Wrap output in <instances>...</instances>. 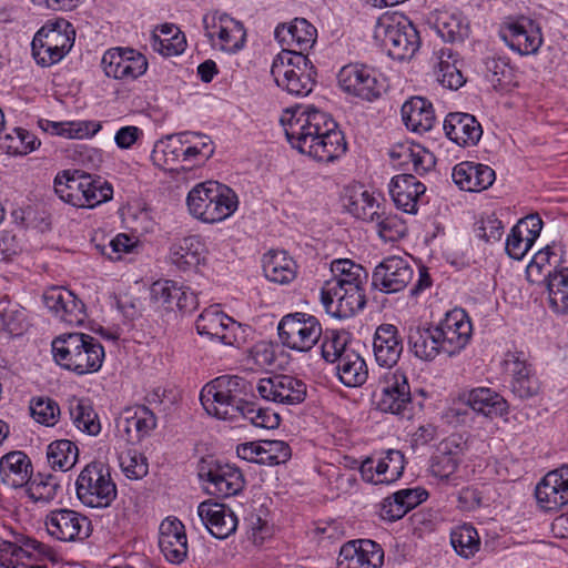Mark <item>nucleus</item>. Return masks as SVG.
I'll return each instance as SVG.
<instances>
[{
	"instance_id": "f257e3e1",
	"label": "nucleus",
	"mask_w": 568,
	"mask_h": 568,
	"mask_svg": "<svg viewBox=\"0 0 568 568\" xmlns=\"http://www.w3.org/2000/svg\"><path fill=\"white\" fill-rule=\"evenodd\" d=\"M280 121L292 148L316 161L334 162L347 151L344 133L335 120L314 105L288 108Z\"/></svg>"
},
{
	"instance_id": "f03ea898",
	"label": "nucleus",
	"mask_w": 568,
	"mask_h": 568,
	"mask_svg": "<svg viewBox=\"0 0 568 568\" xmlns=\"http://www.w3.org/2000/svg\"><path fill=\"white\" fill-rule=\"evenodd\" d=\"M254 388L253 383L242 376L222 375L202 388L200 399L204 409L219 419L237 420L242 417L258 428H277L281 422L277 413L246 400Z\"/></svg>"
},
{
	"instance_id": "7ed1b4c3",
	"label": "nucleus",
	"mask_w": 568,
	"mask_h": 568,
	"mask_svg": "<svg viewBox=\"0 0 568 568\" xmlns=\"http://www.w3.org/2000/svg\"><path fill=\"white\" fill-rule=\"evenodd\" d=\"M52 355L62 368L77 375L97 373L104 361L102 344L84 333H69L52 341Z\"/></svg>"
},
{
	"instance_id": "20e7f679",
	"label": "nucleus",
	"mask_w": 568,
	"mask_h": 568,
	"mask_svg": "<svg viewBox=\"0 0 568 568\" xmlns=\"http://www.w3.org/2000/svg\"><path fill=\"white\" fill-rule=\"evenodd\" d=\"M186 206L194 219L215 224L235 213L239 207V197L230 186L216 181H205L197 183L189 191Z\"/></svg>"
},
{
	"instance_id": "39448f33",
	"label": "nucleus",
	"mask_w": 568,
	"mask_h": 568,
	"mask_svg": "<svg viewBox=\"0 0 568 568\" xmlns=\"http://www.w3.org/2000/svg\"><path fill=\"white\" fill-rule=\"evenodd\" d=\"M54 192L65 203L75 207H95L112 199V185L101 178L93 179L79 171H63L54 179Z\"/></svg>"
},
{
	"instance_id": "423d86ee",
	"label": "nucleus",
	"mask_w": 568,
	"mask_h": 568,
	"mask_svg": "<svg viewBox=\"0 0 568 568\" xmlns=\"http://www.w3.org/2000/svg\"><path fill=\"white\" fill-rule=\"evenodd\" d=\"M276 84L296 97L308 95L315 85L316 70L305 53L282 51L272 63Z\"/></svg>"
},
{
	"instance_id": "0eeeda50",
	"label": "nucleus",
	"mask_w": 568,
	"mask_h": 568,
	"mask_svg": "<svg viewBox=\"0 0 568 568\" xmlns=\"http://www.w3.org/2000/svg\"><path fill=\"white\" fill-rule=\"evenodd\" d=\"M78 499L87 507L108 508L118 496L110 467L102 462L88 464L75 481Z\"/></svg>"
},
{
	"instance_id": "6e6552de",
	"label": "nucleus",
	"mask_w": 568,
	"mask_h": 568,
	"mask_svg": "<svg viewBox=\"0 0 568 568\" xmlns=\"http://www.w3.org/2000/svg\"><path fill=\"white\" fill-rule=\"evenodd\" d=\"M378 37L388 55L398 61L410 60L420 47V37L414 23L403 14L384 18L378 22Z\"/></svg>"
},
{
	"instance_id": "1a4fd4ad",
	"label": "nucleus",
	"mask_w": 568,
	"mask_h": 568,
	"mask_svg": "<svg viewBox=\"0 0 568 568\" xmlns=\"http://www.w3.org/2000/svg\"><path fill=\"white\" fill-rule=\"evenodd\" d=\"M196 332L199 335L226 346L241 347L247 341L250 327L236 322L219 305L205 308L196 318Z\"/></svg>"
},
{
	"instance_id": "9d476101",
	"label": "nucleus",
	"mask_w": 568,
	"mask_h": 568,
	"mask_svg": "<svg viewBox=\"0 0 568 568\" xmlns=\"http://www.w3.org/2000/svg\"><path fill=\"white\" fill-rule=\"evenodd\" d=\"M281 343L296 352H308L323 335L322 324L312 314L295 312L284 315L277 326Z\"/></svg>"
},
{
	"instance_id": "9b49d317",
	"label": "nucleus",
	"mask_w": 568,
	"mask_h": 568,
	"mask_svg": "<svg viewBox=\"0 0 568 568\" xmlns=\"http://www.w3.org/2000/svg\"><path fill=\"white\" fill-rule=\"evenodd\" d=\"M381 395L377 408L383 413L410 418L413 415V399L407 375L400 371H388L379 381Z\"/></svg>"
},
{
	"instance_id": "f8f14e48",
	"label": "nucleus",
	"mask_w": 568,
	"mask_h": 568,
	"mask_svg": "<svg viewBox=\"0 0 568 568\" xmlns=\"http://www.w3.org/2000/svg\"><path fill=\"white\" fill-rule=\"evenodd\" d=\"M337 81L344 92L366 101L377 99L383 90L378 72L363 63H348L342 67Z\"/></svg>"
},
{
	"instance_id": "ddd939ff",
	"label": "nucleus",
	"mask_w": 568,
	"mask_h": 568,
	"mask_svg": "<svg viewBox=\"0 0 568 568\" xmlns=\"http://www.w3.org/2000/svg\"><path fill=\"white\" fill-rule=\"evenodd\" d=\"M203 24L205 34L214 48L235 53L244 47L246 39L244 26L229 14L204 16Z\"/></svg>"
},
{
	"instance_id": "4468645a",
	"label": "nucleus",
	"mask_w": 568,
	"mask_h": 568,
	"mask_svg": "<svg viewBox=\"0 0 568 568\" xmlns=\"http://www.w3.org/2000/svg\"><path fill=\"white\" fill-rule=\"evenodd\" d=\"M326 312L337 318H349L366 305L365 285L338 286L326 284L321 291Z\"/></svg>"
},
{
	"instance_id": "2eb2a0df",
	"label": "nucleus",
	"mask_w": 568,
	"mask_h": 568,
	"mask_svg": "<svg viewBox=\"0 0 568 568\" xmlns=\"http://www.w3.org/2000/svg\"><path fill=\"white\" fill-rule=\"evenodd\" d=\"M500 36L513 51L521 55L536 54L544 42L540 26L524 16L507 21Z\"/></svg>"
},
{
	"instance_id": "dca6fc26",
	"label": "nucleus",
	"mask_w": 568,
	"mask_h": 568,
	"mask_svg": "<svg viewBox=\"0 0 568 568\" xmlns=\"http://www.w3.org/2000/svg\"><path fill=\"white\" fill-rule=\"evenodd\" d=\"M101 65L106 77L116 80H134L145 73L146 58L130 48H112L104 52Z\"/></svg>"
},
{
	"instance_id": "f3484780",
	"label": "nucleus",
	"mask_w": 568,
	"mask_h": 568,
	"mask_svg": "<svg viewBox=\"0 0 568 568\" xmlns=\"http://www.w3.org/2000/svg\"><path fill=\"white\" fill-rule=\"evenodd\" d=\"M444 354L454 356L469 343L473 326L468 314L463 308H454L436 325Z\"/></svg>"
},
{
	"instance_id": "a211bd4d",
	"label": "nucleus",
	"mask_w": 568,
	"mask_h": 568,
	"mask_svg": "<svg viewBox=\"0 0 568 568\" xmlns=\"http://www.w3.org/2000/svg\"><path fill=\"white\" fill-rule=\"evenodd\" d=\"M414 268L407 260L392 255L375 266L372 286L385 294L403 291L413 280Z\"/></svg>"
},
{
	"instance_id": "6ab92c4d",
	"label": "nucleus",
	"mask_w": 568,
	"mask_h": 568,
	"mask_svg": "<svg viewBox=\"0 0 568 568\" xmlns=\"http://www.w3.org/2000/svg\"><path fill=\"white\" fill-rule=\"evenodd\" d=\"M254 387L263 399L276 404L297 405L306 397V384L291 375L264 377Z\"/></svg>"
},
{
	"instance_id": "aec40b11",
	"label": "nucleus",
	"mask_w": 568,
	"mask_h": 568,
	"mask_svg": "<svg viewBox=\"0 0 568 568\" xmlns=\"http://www.w3.org/2000/svg\"><path fill=\"white\" fill-rule=\"evenodd\" d=\"M504 369L510 376L509 387L516 397L528 399L539 394L540 382L523 352H508Z\"/></svg>"
},
{
	"instance_id": "412c9836",
	"label": "nucleus",
	"mask_w": 568,
	"mask_h": 568,
	"mask_svg": "<svg viewBox=\"0 0 568 568\" xmlns=\"http://www.w3.org/2000/svg\"><path fill=\"white\" fill-rule=\"evenodd\" d=\"M45 526L48 532L61 541L83 540L91 535L89 518L65 508L51 511Z\"/></svg>"
},
{
	"instance_id": "4be33fe9",
	"label": "nucleus",
	"mask_w": 568,
	"mask_h": 568,
	"mask_svg": "<svg viewBox=\"0 0 568 568\" xmlns=\"http://www.w3.org/2000/svg\"><path fill=\"white\" fill-rule=\"evenodd\" d=\"M384 550L371 539H354L345 542L339 550L336 568H381Z\"/></svg>"
},
{
	"instance_id": "5701e85b",
	"label": "nucleus",
	"mask_w": 568,
	"mask_h": 568,
	"mask_svg": "<svg viewBox=\"0 0 568 568\" xmlns=\"http://www.w3.org/2000/svg\"><path fill=\"white\" fill-rule=\"evenodd\" d=\"M48 311L68 325H81L85 320L84 304L71 291L52 286L43 293Z\"/></svg>"
},
{
	"instance_id": "b1692460",
	"label": "nucleus",
	"mask_w": 568,
	"mask_h": 568,
	"mask_svg": "<svg viewBox=\"0 0 568 568\" xmlns=\"http://www.w3.org/2000/svg\"><path fill=\"white\" fill-rule=\"evenodd\" d=\"M202 476L206 477L205 489L217 498H227L240 494L245 480L241 469L234 465L214 463Z\"/></svg>"
},
{
	"instance_id": "393cba45",
	"label": "nucleus",
	"mask_w": 568,
	"mask_h": 568,
	"mask_svg": "<svg viewBox=\"0 0 568 568\" xmlns=\"http://www.w3.org/2000/svg\"><path fill=\"white\" fill-rule=\"evenodd\" d=\"M535 496L547 511L558 510L568 504V465L549 471L536 486Z\"/></svg>"
},
{
	"instance_id": "a878e982",
	"label": "nucleus",
	"mask_w": 568,
	"mask_h": 568,
	"mask_svg": "<svg viewBox=\"0 0 568 568\" xmlns=\"http://www.w3.org/2000/svg\"><path fill=\"white\" fill-rule=\"evenodd\" d=\"M197 515L209 532L217 539H225L236 531L239 519L224 504L202 501L197 506Z\"/></svg>"
},
{
	"instance_id": "bb28decb",
	"label": "nucleus",
	"mask_w": 568,
	"mask_h": 568,
	"mask_svg": "<svg viewBox=\"0 0 568 568\" xmlns=\"http://www.w3.org/2000/svg\"><path fill=\"white\" fill-rule=\"evenodd\" d=\"M388 190L397 209L408 214H416L426 186L415 175L403 173L392 178Z\"/></svg>"
},
{
	"instance_id": "cd10ccee",
	"label": "nucleus",
	"mask_w": 568,
	"mask_h": 568,
	"mask_svg": "<svg viewBox=\"0 0 568 568\" xmlns=\"http://www.w3.org/2000/svg\"><path fill=\"white\" fill-rule=\"evenodd\" d=\"M275 39L286 45L282 51L302 52L311 49L317 37L316 28L304 18H295L288 24L277 26Z\"/></svg>"
},
{
	"instance_id": "c85d7f7f",
	"label": "nucleus",
	"mask_w": 568,
	"mask_h": 568,
	"mask_svg": "<svg viewBox=\"0 0 568 568\" xmlns=\"http://www.w3.org/2000/svg\"><path fill=\"white\" fill-rule=\"evenodd\" d=\"M459 400L473 412L490 419L508 414L509 409L507 400L489 387L466 390L459 396Z\"/></svg>"
},
{
	"instance_id": "c756f323",
	"label": "nucleus",
	"mask_w": 568,
	"mask_h": 568,
	"mask_svg": "<svg viewBox=\"0 0 568 568\" xmlns=\"http://www.w3.org/2000/svg\"><path fill=\"white\" fill-rule=\"evenodd\" d=\"M159 546L172 564H181L187 556L185 527L178 518H166L160 525Z\"/></svg>"
},
{
	"instance_id": "7c9ffc66",
	"label": "nucleus",
	"mask_w": 568,
	"mask_h": 568,
	"mask_svg": "<svg viewBox=\"0 0 568 568\" xmlns=\"http://www.w3.org/2000/svg\"><path fill=\"white\" fill-rule=\"evenodd\" d=\"M443 126L447 138L459 146H474L483 135L480 123L469 113L452 112Z\"/></svg>"
},
{
	"instance_id": "2f4dec72",
	"label": "nucleus",
	"mask_w": 568,
	"mask_h": 568,
	"mask_svg": "<svg viewBox=\"0 0 568 568\" xmlns=\"http://www.w3.org/2000/svg\"><path fill=\"white\" fill-rule=\"evenodd\" d=\"M373 349L379 366H395L404 349L397 327L393 324L379 325L374 334Z\"/></svg>"
},
{
	"instance_id": "473e14b6",
	"label": "nucleus",
	"mask_w": 568,
	"mask_h": 568,
	"mask_svg": "<svg viewBox=\"0 0 568 568\" xmlns=\"http://www.w3.org/2000/svg\"><path fill=\"white\" fill-rule=\"evenodd\" d=\"M452 179L463 191L479 192L493 185L496 174L486 164L466 161L454 166Z\"/></svg>"
},
{
	"instance_id": "72a5a7b5",
	"label": "nucleus",
	"mask_w": 568,
	"mask_h": 568,
	"mask_svg": "<svg viewBox=\"0 0 568 568\" xmlns=\"http://www.w3.org/2000/svg\"><path fill=\"white\" fill-rule=\"evenodd\" d=\"M32 464L29 456L21 450H13L0 458L1 481L11 488H21L29 484Z\"/></svg>"
},
{
	"instance_id": "f704fd0d",
	"label": "nucleus",
	"mask_w": 568,
	"mask_h": 568,
	"mask_svg": "<svg viewBox=\"0 0 568 568\" xmlns=\"http://www.w3.org/2000/svg\"><path fill=\"white\" fill-rule=\"evenodd\" d=\"M407 339L410 352L419 359L433 361L444 353L436 325H413L408 329Z\"/></svg>"
},
{
	"instance_id": "c9c22d12",
	"label": "nucleus",
	"mask_w": 568,
	"mask_h": 568,
	"mask_svg": "<svg viewBox=\"0 0 568 568\" xmlns=\"http://www.w3.org/2000/svg\"><path fill=\"white\" fill-rule=\"evenodd\" d=\"M402 120L413 132L424 133L434 126L436 115L430 101L422 97H413L402 105Z\"/></svg>"
},
{
	"instance_id": "e433bc0d",
	"label": "nucleus",
	"mask_w": 568,
	"mask_h": 568,
	"mask_svg": "<svg viewBox=\"0 0 568 568\" xmlns=\"http://www.w3.org/2000/svg\"><path fill=\"white\" fill-rule=\"evenodd\" d=\"M156 427V417L146 406L126 409L118 422V428L126 434L128 442H140Z\"/></svg>"
},
{
	"instance_id": "4c0bfd02",
	"label": "nucleus",
	"mask_w": 568,
	"mask_h": 568,
	"mask_svg": "<svg viewBox=\"0 0 568 568\" xmlns=\"http://www.w3.org/2000/svg\"><path fill=\"white\" fill-rule=\"evenodd\" d=\"M458 439L455 436L448 437L440 444L439 453L432 458L430 474L442 481H449L460 463Z\"/></svg>"
},
{
	"instance_id": "58836bf2",
	"label": "nucleus",
	"mask_w": 568,
	"mask_h": 568,
	"mask_svg": "<svg viewBox=\"0 0 568 568\" xmlns=\"http://www.w3.org/2000/svg\"><path fill=\"white\" fill-rule=\"evenodd\" d=\"M542 282L546 285L550 308L558 314L568 313V267L548 270Z\"/></svg>"
},
{
	"instance_id": "ea45409f",
	"label": "nucleus",
	"mask_w": 568,
	"mask_h": 568,
	"mask_svg": "<svg viewBox=\"0 0 568 568\" xmlns=\"http://www.w3.org/2000/svg\"><path fill=\"white\" fill-rule=\"evenodd\" d=\"M37 41H45L60 48L61 52H70L74 44L75 30L73 26L63 18L47 21L34 34Z\"/></svg>"
},
{
	"instance_id": "a19ab883",
	"label": "nucleus",
	"mask_w": 568,
	"mask_h": 568,
	"mask_svg": "<svg viewBox=\"0 0 568 568\" xmlns=\"http://www.w3.org/2000/svg\"><path fill=\"white\" fill-rule=\"evenodd\" d=\"M297 265L285 251H270L263 256L265 277L277 284L291 283L296 277Z\"/></svg>"
},
{
	"instance_id": "79ce46f5",
	"label": "nucleus",
	"mask_w": 568,
	"mask_h": 568,
	"mask_svg": "<svg viewBox=\"0 0 568 568\" xmlns=\"http://www.w3.org/2000/svg\"><path fill=\"white\" fill-rule=\"evenodd\" d=\"M437 59L435 75L437 81L449 90L462 88L466 79L460 69L456 65V53L450 48H442L434 53Z\"/></svg>"
},
{
	"instance_id": "37998d69",
	"label": "nucleus",
	"mask_w": 568,
	"mask_h": 568,
	"mask_svg": "<svg viewBox=\"0 0 568 568\" xmlns=\"http://www.w3.org/2000/svg\"><path fill=\"white\" fill-rule=\"evenodd\" d=\"M189 132H181L175 135H168L159 140L151 153V159L159 166H166L179 161H184V145L192 143Z\"/></svg>"
},
{
	"instance_id": "c03bdc74",
	"label": "nucleus",
	"mask_w": 568,
	"mask_h": 568,
	"mask_svg": "<svg viewBox=\"0 0 568 568\" xmlns=\"http://www.w3.org/2000/svg\"><path fill=\"white\" fill-rule=\"evenodd\" d=\"M338 379L346 387H359L368 378L365 359L356 352H347L336 365Z\"/></svg>"
},
{
	"instance_id": "a18cd8bd",
	"label": "nucleus",
	"mask_w": 568,
	"mask_h": 568,
	"mask_svg": "<svg viewBox=\"0 0 568 568\" xmlns=\"http://www.w3.org/2000/svg\"><path fill=\"white\" fill-rule=\"evenodd\" d=\"M347 212L357 220L374 222L383 209L379 195L368 191L353 192L345 202Z\"/></svg>"
},
{
	"instance_id": "49530a36",
	"label": "nucleus",
	"mask_w": 568,
	"mask_h": 568,
	"mask_svg": "<svg viewBox=\"0 0 568 568\" xmlns=\"http://www.w3.org/2000/svg\"><path fill=\"white\" fill-rule=\"evenodd\" d=\"M203 244L197 236H187L171 247V262L180 270L186 271L200 264Z\"/></svg>"
},
{
	"instance_id": "de8ad7c7",
	"label": "nucleus",
	"mask_w": 568,
	"mask_h": 568,
	"mask_svg": "<svg viewBox=\"0 0 568 568\" xmlns=\"http://www.w3.org/2000/svg\"><path fill=\"white\" fill-rule=\"evenodd\" d=\"M333 281L327 284L338 286H359L366 285L368 280L367 271L361 265L348 258L334 260L331 263Z\"/></svg>"
},
{
	"instance_id": "09e8293b",
	"label": "nucleus",
	"mask_w": 568,
	"mask_h": 568,
	"mask_svg": "<svg viewBox=\"0 0 568 568\" xmlns=\"http://www.w3.org/2000/svg\"><path fill=\"white\" fill-rule=\"evenodd\" d=\"M69 413L74 426L91 436L101 432V424L98 414L93 409L90 400L83 398H72L69 402Z\"/></svg>"
},
{
	"instance_id": "8fccbe9b",
	"label": "nucleus",
	"mask_w": 568,
	"mask_h": 568,
	"mask_svg": "<svg viewBox=\"0 0 568 568\" xmlns=\"http://www.w3.org/2000/svg\"><path fill=\"white\" fill-rule=\"evenodd\" d=\"M434 28L446 42L463 41L468 36V22L460 13H439Z\"/></svg>"
},
{
	"instance_id": "3c124183",
	"label": "nucleus",
	"mask_w": 568,
	"mask_h": 568,
	"mask_svg": "<svg viewBox=\"0 0 568 568\" xmlns=\"http://www.w3.org/2000/svg\"><path fill=\"white\" fill-rule=\"evenodd\" d=\"M78 447L69 439L52 442L48 446L47 458L54 470L68 471L78 460Z\"/></svg>"
},
{
	"instance_id": "603ef678",
	"label": "nucleus",
	"mask_w": 568,
	"mask_h": 568,
	"mask_svg": "<svg viewBox=\"0 0 568 568\" xmlns=\"http://www.w3.org/2000/svg\"><path fill=\"white\" fill-rule=\"evenodd\" d=\"M321 338V354L327 363H338L344 354L354 351L348 346L349 334L345 331L326 329Z\"/></svg>"
},
{
	"instance_id": "864d4df0",
	"label": "nucleus",
	"mask_w": 568,
	"mask_h": 568,
	"mask_svg": "<svg viewBox=\"0 0 568 568\" xmlns=\"http://www.w3.org/2000/svg\"><path fill=\"white\" fill-rule=\"evenodd\" d=\"M450 544L454 550L466 559L474 557L480 549L479 535L470 524L455 527L450 532Z\"/></svg>"
},
{
	"instance_id": "5fc2aeb1",
	"label": "nucleus",
	"mask_w": 568,
	"mask_h": 568,
	"mask_svg": "<svg viewBox=\"0 0 568 568\" xmlns=\"http://www.w3.org/2000/svg\"><path fill=\"white\" fill-rule=\"evenodd\" d=\"M405 468V458L400 450L388 449L376 460L377 481L390 484L397 480Z\"/></svg>"
},
{
	"instance_id": "6e6d98bb",
	"label": "nucleus",
	"mask_w": 568,
	"mask_h": 568,
	"mask_svg": "<svg viewBox=\"0 0 568 568\" xmlns=\"http://www.w3.org/2000/svg\"><path fill=\"white\" fill-rule=\"evenodd\" d=\"M27 321L26 310L17 302L3 297L0 300V324L11 335H21Z\"/></svg>"
},
{
	"instance_id": "4d7b16f0",
	"label": "nucleus",
	"mask_w": 568,
	"mask_h": 568,
	"mask_svg": "<svg viewBox=\"0 0 568 568\" xmlns=\"http://www.w3.org/2000/svg\"><path fill=\"white\" fill-rule=\"evenodd\" d=\"M374 222L379 237L385 242H396L407 235L406 223L397 214H386L382 209Z\"/></svg>"
},
{
	"instance_id": "13d9d810",
	"label": "nucleus",
	"mask_w": 568,
	"mask_h": 568,
	"mask_svg": "<svg viewBox=\"0 0 568 568\" xmlns=\"http://www.w3.org/2000/svg\"><path fill=\"white\" fill-rule=\"evenodd\" d=\"M4 139L8 141V152L16 155L28 154L40 145L38 138L22 128H13L10 133L4 135Z\"/></svg>"
},
{
	"instance_id": "bf43d9fd",
	"label": "nucleus",
	"mask_w": 568,
	"mask_h": 568,
	"mask_svg": "<svg viewBox=\"0 0 568 568\" xmlns=\"http://www.w3.org/2000/svg\"><path fill=\"white\" fill-rule=\"evenodd\" d=\"M189 134L192 143L184 145V161L201 163L210 159L214 153L210 136L197 132H189Z\"/></svg>"
},
{
	"instance_id": "052dcab7",
	"label": "nucleus",
	"mask_w": 568,
	"mask_h": 568,
	"mask_svg": "<svg viewBox=\"0 0 568 568\" xmlns=\"http://www.w3.org/2000/svg\"><path fill=\"white\" fill-rule=\"evenodd\" d=\"M59 488L60 485L54 475L39 474L29 483L28 493L30 498L33 500L48 503L57 496V490Z\"/></svg>"
},
{
	"instance_id": "680f3d73",
	"label": "nucleus",
	"mask_w": 568,
	"mask_h": 568,
	"mask_svg": "<svg viewBox=\"0 0 568 568\" xmlns=\"http://www.w3.org/2000/svg\"><path fill=\"white\" fill-rule=\"evenodd\" d=\"M180 283L172 280H159L151 285V298L166 311H174Z\"/></svg>"
},
{
	"instance_id": "e2e57ef3",
	"label": "nucleus",
	"mask_w": 568,
	"mask_h": 568,
	"mask_svg": "<svg viewBox=\"0 0 568 568\" xmlns=\"http://www.w3.org/2000/svg\"><path fill=\"white\" fill-rule=\"evenodd\" d=\"M292 452L287 443L283 440H262L261 457L262 465L275 466L286 463Z\"/></svg>"
},
{
	"instance_id": "0e129e2a",
	"label": "nucleus",
	"mask_w": 568,
	"mask_h": 568,
	"mask_svg": "<svg viewBox=\"0 0 568 568\" xmlns=\"http://www.w3.org/2000/svg\"><path fill=\"white\" fill-rule=\"evenodd\" d=\"M31 416L33 419L45 426H53L60 414L59 405L50 398L39 397L31 400Z\"/></svg>"
},
{
	"instance_id": "69168bd1",
	"label": "nucleus",
	"mask_w": 568,
	"mask_h": 568,
	"mask_svg": "<svg viewBox=\"0 0 568 568\" xmlns=\"http://www.w3.org/2000/svg\"><path fill=\"white\" fill-rule=\"evenodd\" d=\"M31 51L37 64L42 68H48L60 62L69 53L61 52L60 48L47 44L43 40L37 41V37L32 39Z\"/></svg>"
},
{
	"instance_id": "338daca9",
	"label": "nucleus",
	"mask_w": 568,
	"mask_h": 568,
	"mask_svg": "<svg viewBox=\"0 0 568 568\" xmlns=\"http://www.w3.org/2000/svg\"><path fill=\"white\" fill-rule=\"evenodd\" d=\"M559 264L560 258L558 257V255L551 250V247L547 246L538 251L534 255L532 260L530 261L526 270L527 276L529 281H534V273H537L538 275H542L545 277L548 270L555 268V265H557V267H560Z\"/></svg>"
},
{
	"instance_id": "774afa93",
	"label": "nucleus",
	"mask_w": 568,
	"mask_h": 568,
	"mask_svg": "<svg viewBox=\"0 0 568 568\" xmlns=\"http://www.w3.org/2000/svg\"><path fill=\"white\" fill-rule=\"evenodd\" d=\"M534 245L524 234L523 226H514L506 239L505 250L509 257L520 261Z\"/></svg>"
}]
</instances>
